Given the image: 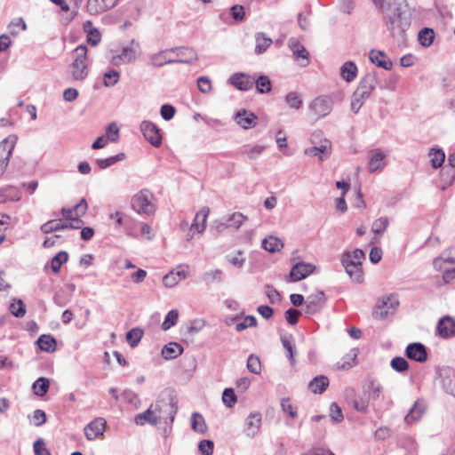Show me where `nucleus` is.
Instances as JSON below:
<instances>
[{
	"label": "nucleus",
	"mask_w": 455,
	"mask_h": 455,
	"mask_svg": "<svg viewBox=\"0 0 455 455\" xmlns=\"http://www.w3.org/2000/svg\"><path fill=\"white\" fill-rule=\"evenodd\" d=\"M262 416L259 411L251 412L245 419V435L249 437H254L261 426Z\"/></svg>",
	"instance_id": "19"
},
{
	"label": "nucleus",
	"mask_w": 455,
	"mask_h": 455,
	"mask_svg": "<svg viewBox=\"0 0 455 455\" xmlns=\"http://www.w3.org/2000/svg\"><path fill=\"white\" fill-rule=\"evenodd\" d=\"M325 303V295L323 291H317L309 295L305 301V313L314 315L319 312Z\"/></svg>",
	"instance_id": "12"
},
{
	"label": "nucleus",
	"mask_w": 455,
	"mask_h": 455,
	"mask_svg": "<svg viewBox=\"0 0 455 455\" xmlns=\"http://www.w3.org/2000/svg\"><path fill=\"white\" fill-rule=\"evenodd\" d=\"M380 303L374 311V316L379 319L385 318L390 310H395L399 304L398 299L393 295L383 297Z\"/></svg>",
	"instance_id": "16"
},
{
	"label": "nucleus",
	"mask_w": 455,
	"mask_h": 455,
	"mask_svg": "<svg viewBox=\"0 0 455 455\" xmlns=\"http://www.w3.org/2000/svg\"><path fill=\"white\" fill-rule=\"evenodd\" d=\"M390 366L394 371L402 373L408 370L409 363L405 358L396 356L391 360Z\"/></svg>",
	"instance_id": "52"
},
{
	"label": "nucleus",
	"mask_w": 455,
	"mask_h": 455,
	"mask_svg": "<svg viewBox=\"0 0 455 455\" xmlns=\"http://www.w3.org/2000/svg\"><path fill=\"white\" fill-rule=\"evenodd\" d=\"M235 121L243 129H251L256 126L258 116L244 108L239 109L235 115Z\"/></svg>",
	"instance_id": "17"
},
{
	"label": "nucleus",
	"mask_w": 455,
	"mask_h": 455,
	"mask_svg": "<svg viewBox=\"0 0 455 455\" xmlns=\"http://www.w3.org/2000/svg\"><path fill=\"white\" fill-rule=\"evenodd\" d=\"M428 156L431 166L435 169L441 167L445 160V154L441 148H431Z\"/></svg>",
	"instance_id": "37"
},
{
	"label": "nucleus",
	"mask_w": 455,
	"mask_h": 455,
	"mask_svg": "<svg viewBox=\"0 0 455 455\" xmlns=\"http://www.w3.org/2000/svg\"><path fill=\"white\" fill-rule=\"evenodd\" d=\"M11 313L16 317H23L26 314V307L21 299H16L10 305Z\"/></svg>",
	"instance_id": "61"
},
{
	"label": "nucleus",
	"mask_w": 455,
	"mask_h": 455,
	"mask_svg": "<svg viewBox=\"0 0 455 455\" xmlns=\"http://www.w3.org/2000/svg\"><path fill=\"white\" fill-rule=\"evenodd\" d=\"M134 422L140 426H143L146 422L153 426L157 425L156 418L154 416L150 406L144 412L137 414Z\"/></svg>",
	"instance_id": "38"
},
{
	"label": "nucleus",
	"mask_w": 455,
	"mask_h": 455,
	"mask_svg": "<svg viewBox=\"0 0 455 455\" xmlns=\"http://www.w3.org/2000/svg\"><path fill=\"white\" fill-rule=\"evenodd\" d=\"M406 356L409 359L419 363H424L427 360V352L426 347L419 342L411 343L405 350Z\"/></svg>",
	"instance_id": "18"
},
{
	"label": "nucleus",
	"mask_w": 455,
	"mask_h": 455,
	"mask_svg": "<svg viewBox=\"0 0 455 455\" xmlns=\"http://www.w3.org/2000/svg\"><path fill=\"white\" fill-rule=\"evenodd\" d=\"M315 270V266L309 263L298 262L296 263L289 275L290 282H298L307 277Z\"/></svg>",
	"instance_id": "14"
},
{
	"label": "nucleus",
	"mask_w": 455,
	"mask_h": 455,
	"mask_svg": "<svg viewBox=\"0 0 455 455\" xmlns=\"http://www.w3.org/2000/svg\"><path fill=\"white\" fill-rule=\"evenodd\" d=\"M191 427L194 431L204 434L207 430L205 421L202 415L199 413H194L191 417Z\"/></svg>",
	"instance_id": "43"
},
{
	"label": "nucleus",
	"mask_w": 455,
	"mask_h": 455,
	"mask_svg": "<svg viewBox=\"0 0 455 455\" xmlns=\"http://www.w3.org/2000/svg\"><path fill=\"white\" fill-rule=\"evenodd\" d=\"M150 407L154 416L156 418V424L162 421L167 425L173 423L178 411L177 400L173 395L164 394Z\"/></svg>",
	"instance_id": "2"
},
{
	"label": "nucleus",
	"mask_w": 455,
	"mask_h": 455,
	"mask_svg": "<svg viewBox=\"0 0 455 455\" xmlns=\"http://www.w3.org/2000/svg\"><path fill=\"white\" fill-rule=\"evenodd\" d=\"M436 333L442 339H447L455 336V320L450 316H443L437 323Z\"/></svg>",
	"instance_id": "11"
},
{
	"label": "nucleus",
	"mask_w": 455,
	"mask_h": 455,
	"mask_svg": "<svg viewBox=\"0 0 455 455\" xmlns=\"http://www.w3.org/2000/svg\"><path fill=\"white\" fill-rule=\"evenodd\" d=\"M377 84L378 82L375 74H367L362 79L356 90H361V92H367V94L370 96L371 92L376 88Z\"/></svg>",
	"instance_id": "32"
},
{
	"label": "nucleus",
	"mask_w": 455,
	"mask_h": 455,
	"mask_svg": "<svg viewBox=\"0 0 455 455\" xmlns=\"http://www.w3.org/2000/svg\"><path fill=\"white\" fill-rule=\"evenodd\" d=\"M389 225V220L387 217H380L375 220L371 225V231L375 235H383Z\"/></svg>",
	"instance_id": "47"
},
{
	"label": "nucleus",
	"mask_w": 455,
	"mask_h": 455,
	"mask_svg": "<svg viewBox=\"0 0 455 455\" xmlns=\"http://www.w3.org/2000/svg\"><path fill=\"white\" fill-rule=\"evenodd\" d=\"M435 32L432 28H424L419 32L418 39L424 47H428L433 44Z\"/></svg>",
	"instance_id": "40"
},
{
	"label": "nucleus",
	"mask_w": 455,
	"mask_h": 455,
	"mask_svg": "<svg viewBox=\"0 0 455 455\" xmlns=\"http://www.w3.org/2000/svg\"><path fill=\"white\" fill-rule=\"evenodd\" d=\"M223 273L220 269H213L204 274L203 278L207 283L222 281Z\"/></svg>",
	"instance_id": "62"
},
{
	"label": "nucleus",
	"mask_w": 455,
	"mask_h": 455,
	"mask_svg": "<svg viewBox=\"0 0 455 455\" xmlns=\"http://www.w3.org/2000/svg\"><path fill=\"white\" fill-rule=\"evenodd\" d=\"M247 369L254 374H259L261 371V363L258 356L250 355L247 359Z\"/></svg>",
	"instance_id": "60"
},
{
	"label": "nucleus",
	"mask_w": 455,
	"mask_h": 455,
	"mask_svg": "<svg viewBox=\"0 0 455 455\" xmlns=\"http://www.w3.org/2000/svg\"><path fill=\"white\" fill-rule=\"evenodd\" d=\"M154 201V194L150 190L144 188L132 197L131 205L137 213L150 216L156 211V205Z\"/></svg>",
	"instance_id": "4"
},
{
	"label": "nucleus",
	"mask_w": 455,
	"mask_h": 455,
	"mask_svg": "<svg viewBox=\"0 0 455 455\" xmlns=\"http://www.w3.org/2000/svg\"><path fill=\"white\" fill-rule=\"evenodd\" d=\"M405 8V0H392L388 4V10L392 14L386 18V26L398 45L405 44L406 31L411 27V17Z\"/></svg>",
	"instance_id": "1"
},
{
	"label": "nucleus",
	"mask_w": 455,
	"mask_h": 455,
	"mask_svg": "<svg viewBox=\"0 0 455 455\" xmlns=\"http://www.w3.org/2000/svg\"><path fill=\"white\" fill-rule=\"evenodd\" d=\"M74 55L75 59L69 67L71 76L73 80L83 81L88 76L87 47L84 44L78 45Z\"/></svg>",
	"instance_id": "5"
},
{
	"label": "nucleus",
	"mask_w": 455,
	"mask_h": 455,
	"mask_svg": "<svg viewBox=\"0 0 455 455\" xmlns=\"http://www.w3.org/2000/svg\"><path fill=\"white\" fill-rule=\"evenodd\" d=\"M282 411L292 419L298 417L297 407H294L291 403L290 398H283L281 401Z\"/></svg>",
	"instance_id": "59"
},
{
	"label": "nucleus",
	"mask_w": 455,
	"mask_h": 455,
	"mask_svg": "<svg viewBox=\"0 0 455 455\" xmlns=\"http://www.w3.org/2000/svg\"><path fill=\"white\" fill-rule=\"evenodd\" d=\"M369 97L367 92L355 90L351 100V110L354 113H357Z\"/></svg>",
	"instance_id": "35"
},
{
	"label": "nucleus",
	"mask_w": 455,
	"mask_h": 455,
	"mask_svg": "<svg viewBox=\"0 0 455 455\" xmlns=\"http://www.w3.org/2000/svg\"><path fill=\"white\" fill-rule=\"evenodd\" d=\"M262 247L269 252H276L283 247V243L281 239L270 235L262 241Z\"/></svg>",
	"instance_id": "36"
},
{
	"label": "nucleus",
	"mask_w": 455,
	"mask_h": 455,
	"mask_svg": "<svg viewBox=\"0 0 455 455\" xmlns=\"http://www.w3.org/2000/svg\"><path fill=\"white\" fill-rule=\"evenodd\" d=\"M120 74L115 69H110L103 76V84L106 87H112L119 81Z\"/></svg>",
	"instance_id": "55"
},
{
	"label": "nucleus",
	"mask_w": 455,
	"mask_h": 455,
	"mask_svg": "<svg viewBox=\"0 0 455 455\" xmlns=\"http://www.w3.org/2000/svg\"><path fill=\"white\" fill-rule=\"evenodd\" d=\"M255 53L257 54L265 52L272 44V39L267 37L266 34L262 32H259L255 35Z\"/></svg>",
	"instance_id": "34"
},
{
	"label": "nucleus",
	"mask_w": 455,
	"mask_h": 455,
	"mask_svg": "<svg viewBox=\"0 0 455 455\" xmlns=\"http://www.w3.org/2000/svg\"><path fill=\"white\" fill-rule=\"evenodd\" d=\"M230 15L235 23L242 22L245 18L244 7L240 4H235L230 8Z\"/></svg>",
	"instance_id": "63"
},
{
	"label": "nucleus",
	"mask_w": 455,
	"mask_h": 455,
	"mask_svg": "<svg viewBox=\"0 0 455 455\" xmlns=\"http://www.w3.org/2000/svg\"><path fill=\"white\" fill-rule=\"evenodd\" d=\"M49 380L44 377L37 379L33 384L34 394L37 396H44L49 389Z\"/></svg>",
	"instance_id": "41"
},
{
	"label": "nucleus",
	"mask_w": 455,
	"mask_h": 455,
	"mask_svg": "<svg viewBox=\"0 0 455 455\" xmlns=\"http://www.w3.org/2000/svg\"><path fill=\"white\" fill-rule=\"evenodd\" d=\"M333 101L328 96H319L309 105L310 111L318 118L328 116L332 109Z\"/></svg>",
	"instance_id": "8"
},
{
	"label": "nucleus",
	"mask_w": 455,
	"mask_h": 455,
	"mask_svg": "<svg viewBox=\"0 0 455 455\" xmlns=\"http://www.w3.org/2000/svg\"><path fill=\"white\" fill-rule=\"evenodd\" d=\"M124 158V154L121 153V154H117L116 156H110L108 158L98 159L96 162H97L98 166L100 169H106V168L115 164L118 161L123 160Z\"/></svg>",
	"instance_id": "57"
},
{
	"label": "nucleus",
	"mask_w": 455,
	"mask_h": 455,
	"mask_svg": "<svg viewBox=\"0 0 455 455\" xmlns=\"http://www.w3.org/2000/svg\"><path fill=\"white\" fill-rule=\"evenodd\" d=\"M140 131L145 139L154 147H159L162 143V136L158 127L149 121H143L140 124Z\"/></svg>",
	"instance_id": "10"
},
{
	"label": "nucleus",
	"mask_w": 455,
	"mask_h": 455,
	"mask_svg": "<svg viewBox=\"0 0 455 455\" xmlns=\"http://www.w3.org/2000/svg\"><path fill=\"white\" fill-rule=\"evenodd\" d=\"M237 401V397L235 394V391L233 388H225L222 394V402L223 403L228 407L233 408Z\"/></svg>",
	"instance_id": "56"
},
{
	"label": "nucleus",
	"mask_w": 455,
	"mask_h": 455,
	"mask_svg": "<svg viewBox=\"0 0 455 455\" xmlns=\"http://www.w3.org/2000/svg\"><path fill=\"white\" fill-rule=\"evenodd\" d=\"M386 155L380 150L371 151L369 155L368 170L370 172H375L385 166L384 159Z\"/></svg>",
	"instance_id": "25"
},
{
	"label": "nucleus",
	"mask_w": 455,
	"mask_h": 455,
	"mask_svg": "<svg viewBox=\"0 0 455 455\" xmlns=\"http://www.w3.org/2000/svg\"><path fill=\"white\" fill-rule=\"evenodd\" d=\"M0 196H3V198L0 199V202H4L7 199L18 201L20 198L19 191L13 187H7L1 189Z\"/></svg>",
	"instance_id": "54"
},
{
	"label": "nucleus",
	"mask_w": 455,
	"mask_h": 455,
	"mask_svg": "<svg viewBox=\"0 0 455 455\" xmlns=\"http://www.w3.org/2000/svg\"><path fill=\"white\" fill-rule=\"evenodd\" d=\"M357 74V67L352 61L345 62L340 68V76L347 82H352Z\"/></svg>",
	"instance_id": "33"
},
{
	"label": "nucleus",
	"mask_w": 455,
	"mask_h": 455,
	"mask_svg": "<svg viewBox=\"0 0 455 455\" xmlns=\"http://www.w3.org/2000/svg\"><path fill=\"white\" fill-rule=\"evenodd\" d=\"M183 347L177 342H169L162 348V355L166 360L177 358L183 353Z\"/></svg>",
	"instance_id": "28"
},
{
	"label": "nucleus",
	"mask_w": 455,
	"mask_h": 455,
	"mask_svg": "<svg viewBox=\"0 0 455 455\" xmlns=\"http://www.w3.org/2000/svg\"><path fill=\"white\" fill-rule=\"evenodd\" d=\"M16 141L17 137L11 135L0 142V177L4 173L8 166Z\"/></svg>",
	"instance_id": "7"
},
{
	"label": "nucleus",
	"mask_w": 455,
	"mask_h": 455,
	"mask_svg": "<svg viewBox=\"0 0 455 455\" xmlns=\"http://www.w3.org/2000/svg\"><path fill=\"white\" fill-rule=\"evenodd\" d=\"M106 420L103 418H96L84 427V435L89 441H92L103 435L106 428Z\"/></svg>",
	"instance_id": "15"
},
{
	"label": "nucleus",
	"mask_w": 455,
	"mask_h": 455,
	"mask_svg": "<svg viewBox=\"0 0 455 455\" xmlns=\"http://www.w3.org/2000/svg\"><path fill=\"white\" fill-rule=\"evenodd\" d=\"M169 52L160 51L149 56V64L154 68H160L165 64L174 63L175 60L169 59Z\"/></svg>",
	"instance_id": "30"
},
{
	"label": "nucleus",
	"mask_w": 455,
	"mask_h": 455,
	"mask_svg": "<svg viewBox=\"0 0 455 455\" xmlns=\"http://www.w3.org/2000/svg\"><path fill=\"white\" fill-rule=\"evenodd\" d=\"M357 357L356 349H352L347 355H346L341 363H339V368L342 370H347L351 368L355 363V359Z\"/></svg>",
	"instance_id": "50"
},
{
	"label": "nucleus",
	"mask_w": 455,
	"mask_h": 455,
	"mask_svg": "<svg viewBox=\"0 0 455 455\" xmlns=\"http://www.w3.org/2000/svg\"><path fill=\"white\" fill-rule=\"evenodd\" d=\"M143 336V331L140 328H132L126 333V340L132 347L138 346Z\"/></svg>",
	"instance_id": "46"
},
{
	"label": "nucleus",
	"mask_w": 455,
	"mask_h": 455,
	"mask_svg": "<svg viewBox=\"0 0 455 455\" xmlns=\"http://www.w3.org/2000/svg\"><path fill=\"white\" fill-rule=\"evenodd\" d=\"M281 342L283 348L286 350V355L290 360L291 363H294V352H293V344L291 336H282Z\"/></svg>",
	"instance_id": "51"
},
{
	"label": "nucleus",
	"mask_w": 455,
	"mask_h": 455,
	"mask_svg": "<svg viewBox=\"0 0 455 455\" xmlns=\"http://www.w3.org/2000/svg\"><path fill=\"white\" fill-rule=\"evenodd\" d=\"M38 347L45 352H52L55 350L56 340L51 335H41L37 339Z\"/></svg>",
	"instance_id": "39"
},
{
	"label": "nucleus",
	"mask_w": 455,
	"mask_h": 455,
	"mask_svg": "<svg viewBox=\"0 0 455 455\" xmlns=\"http://www.w3.org/2000/svg\"><path fill=\"white\" fill-rule=\"evenodd\" d=\"M438 377L444 391L455 397V370L443 366L438 370Z\"/></svg>",
	"instance_id": "9"
},
{
	"label": "nucleus",
	"mask_w": 455,
	"mask_h": 455,
	"mask_svg": "<svg viewBox=\"0 0 455 455\" xmlns=\"http://www.w3.org/2000/svg\"><path fill=\"white\" fill-rule=\"evenodd\" d=\"M331 147V141L324 139L320 141L319 145L306 148L304 153L310 156H319V160L323 161L330 154Z\"/></svg>",
	"instance_id": "21"
},
{
	"label": "nucleus",
	"mask_w": 455,
	"mask_h": 455,
	"mask_svg": "<svg viewBox=\"0 0 455 455\" xmlns=\"http://www.w3.org/2000/svg\"><path fill=\"white\" fill-rule=\"evenodd\" d=\"M255 78L244 73H235L229 78V83L240 91H248L252 88Z\"/></svg>",
	"instance_id": "20"
},
{
	"label": "nucleus",
	"mask_w": 455,
	"mask_h": 455,
	"mask_svg": "<svg viewBox=\"0 0 455 455\" xmlns=\"http://www.w3.org/2000/svg\"><path fill=\"white\" fill-rule=\"evenodd\" d=\"M178 319H179L178 310L172 309V310L169 311L162 323V329L164 331H167V330L171 329L172 326L176 325Z\"/></svg>",
	"instance_id": "49"
},
{
	"label": "nucleus",
	"mask_w": 455,
	"mask_h": 455,
	"mask_svg": "<svg viewBox=\"0 0 455 455\" xmlns=\"http://www.w3.org/2000/svg\"><path fill=\"white\" fill-rule=\"evenodd\" d=\"M210 209L208 207H204L196 212L194 221L190 226V231H196L198 234L203 233L206 227L205 224Z\"/></svg>",
	"instance_id": "24"
},
{
	"label": "nucleus",
	"mask_w": 455,
	"mask_h": 455,
	"mask_svg": "<svg viewBox=\"0 0 455 455\" xmlns=\"http://www.w3.org/2000/svg\"><path fill=\"white\" fill-rule=\"evenodd\" d=\"M285 102L288 104V106L294 109H299L302 105V100L300 99V96L296 92H289L285 96Z\"/></svg>",
	"instance_id": "64"
},
{
	"label": "nucleus",
	"mask_w": 455,
	"mask_h": 455,
	"mask_svg": "<svg viewBox=\"0 0 455 455\" xmlns=\"http://www.w3.org/2000/svg\"><path fill=\"white\" fill-rule=\"evenodd\" d=\"M176 57L178 60V63H193L198 58L197 53L192 48L188 47H180L175 48Z\"/></svg>",
	"instance_id": "27"
},
{
	"label": "nucleus",
	"mask_w": 455,
	"mask_h": 455,
	"mask_svg": "<svg viewBox=\"0 0 455 455\" xmlns=\"http://www.w3.org/2000/svg\"><path fill=\"white\" fill-rule=\"evenodd\" d=\"M68 259V254L66 251H61L58 252L51 260L52 270L54 273H59L60 269L61 267V265L63 263L67 262Z\"/></svg>",
	"instance_id": "42"
},
{
	"label": "nucleus",
	"mask_w": 455,
	"mask_h": 455,
	"mask_svg": "<svg viewBox=\"0 0 455 455\" xmlns=\"http://www.w3.org/2000/svg\"><path fill=\"white\" fill-rule=\"evenodd\" d=\"M265 148V146L262 145L246 146L242 153L246 155L250 160H255L263 153Z\"/></svg>",
	"instance_id": "44"
},
{
	"label": "nucleus",
	"mask_w": 455,
	"mask_h": 455,
	"mask_svg": "<svg viewBox=\"0 0 455 455\" xmlns=\"http://www.w3.org/2000/svg\"><path fill=\"white\" fill-rule=\"evenodd\" d=\"M382 391H383V387L379 382H377L375 380H371L369 383L367 392H368L370 400H372V401L378 400L380 397Z\"/></svg>",
	"instance_id": "48"
},
{
	"label": "nucleus",
	"mask_w": 455,
	"mask_h": 455,
	"mask_svg": "<svg viewBox=\"0 0 455 455\" xmlns=\"http://www.w3.org/2000/svg\"><path fill=\"white\" fill-rule=\"evenodd\" d=\"M288 46L292 51L296 60H302L301 66L306 67L309 63L308 52L306 48L294 37L288 41Z\"/></svg>",
	"instance_id": "22"
},
{
	"label": "nucleus",
	"mask_w": 455,
	"mask_h": 455,
	"mask_svg": "<svg viewBox=\"0 0 455 455\" xmlns=\"http://www.w3.org/2000/svg\"><path fill=\"white\" fill-rule=\"evenodd\" d=\"M425 411V407L423 404L419 402H415L414 405L411 408L409 412L406 414L404 418V421L407 424H412L420 419Z\"/></svg>",
	"instance_id": "31"
},
{
	"label": "nucleus",
	"mask_w": 455,
	"mask_h": 455,
	"mask_svg": "<svg viewBox=\"0 0 455 455\" xmlns=\"http://www.w3.org/2000/svg\"><path fill=\"white\" fill-rule=\"evenodd\" d=\"M188 276V271L181 270H172L163 277V283L165 287L172 288L177 285L181 280L186 279Z\"/></svg>",
	"instance_id": "26"
},
{
	"label": "nucleus",
	"mask_w": 455,
	"mask_h": 455,
	"mask_svg": "<svg viewBox=\"0 0 455 455\" xmlns=\"http://www.w3.org/2000/svg\"><path fill=\"white\" fill-rule=\"evenodd\" d=\"M139 48V43L132 39L129 45L122 49L120 53L112 56L110 63L114 66H120L134 62L137 59V51Z\"/></svg>",
	"instance_id": "6"
},
{
	"label": "nucleus",
	"mask_w": 455,
	"mask_h": 455,
	"mask_svg": "<svg viewBox=\"0 0 455 455\" xmlns=\"http://www.w3.org/2000/svg\"><path fill=\"white\" fill-rule=\"evenodd\" d=\"M254 84L259 93H266L271 91V82L267 76H260L258 79H255Z\"/></svg>",
	"instance_id": "53"
},
{
	"label": "nucleus",
	"mask_w": 455,
	"mask_h": 455,
	"mask_svg": "<svg viewBox=\"0 0 455 455\" xmlns=\"http://www.w3.org/2000/svg\"><path fill=\"white\" fill-rule=\"evenodd\" d=\"M118 0H87L86 11L90 15H98L116 5Z\"/></svg>",
	"instance_id": "13"
},
{
	"label": "nucleus",
	"mask_w": 455,
	"mask_h": 455,
	"mask_svg": "<svg viewBox=\"0 0 455 455\" xmlns=\"http://www.w3.org/2000/svg\"><path fill=\"white\" fill-rule=\"evenodd\" d=\"M370 60L385 70H390L393 67L391 60L382 51L371 50L369 52Z\"/></svg>",
	"instance_id": "23"
},
{
	"label": "nucleus",
	"mask_w": 455,
	"mask_h": 455,
	"mask_svg": "<svg viewBox=\"0 0 455 455\" xmlns=\"http://www.w3.org/2000/svg\"><path fill=\"white\" fill-rule=\"evenodd\" d=\"M329 386V379L324 375L315 377L309 383L308 388L314 394H322Z\"/></svg>",
	"instance_id": "29"
},
{
	"label": "nucleus",
	"mask_w": 455,
	"mask_h": 455,
	"mask_svg": "<svg viewBox=\"0 0 455 455\" xmlns=\"http://www.w3.org/2000/svg\"><path fill=\"white\" fill-rule=\"evenodd\" d=\"M40 230L44 234H50L52 232L63 230V223L59 220H52L44 223L40 227Z\"/></svg>",
	"instance_id": "45"
},
{
	"label": "nucleus",
	"mask_w": 455,
	"mask_h": 455,
	"mask_svg": "<svg viewBox=\"0 0 455 455\" xmlns=\"http://www.w3.org/2000/svg\"><path fill=\"white\" fill-rule=\"evenodd\" d=\"M246 219H247L246 216H244L243 213L234 212L233 214L228 216L227 220H228L229 228H234L235 229H238Z\"/></svg>",
	"instance_id": "58"
},
{
	"label": "nucleus",
	"mask_w": 455,
	"mask_h": 455,
	"mask_svg": "<svg viewBox=\"0 0 455 455\" xmlns=\"http://www.w3.org/2000/svg\"><path fill=\"white\" fill-rule=\"evenodd\" d=\"M364 259L365 254L361 249H355L351 252H345L342 256L341 263L347 274L356 283H361L363 279L362 260Z\"/></svg>",
	"instance_id": "3"
}]
</instances>
